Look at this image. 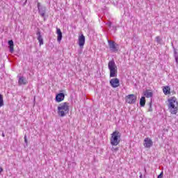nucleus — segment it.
Segmentation results:
<instances>
[{"label": "nucleus", "mask_w": 178, "mask_h": 178, "mask_svg": "<svg viewBox=\"0 0 178 178\" xmlns=\"http://www.w3.org/2000/svg\"><path fill=\"white\" fill-rule=\"evenodd\" d=\"M144 95L147 97V98H151L152 97L153 93L152 92L149 91V90H146L145 92Z\"/></svg>", "instance_id": "f3484780"}, {"label": "nucleus", "mask_w": 178, "mask_h": 178, "mask_svg": "<svg viewBox=\"0 0 178 178\" xmlns=\"http://www.w3.org/2000/svg\"><path fill=\"white\" fill-rule=\"evenodd\" d=\"M69 113V103L64 102L58 106V115L61 118L66 116V114Z\"/></svg>", "instance_id": "f257e3e1"}, {"label": "nucleus", "mask_w": 178, "mask_h": 178, "mask_svg": "<svg viewBox=\"0 0 178 178\" xmlns=\"http://www.w3.org/2000/svg\"><path fill=\"white\" fill-rule=\"evenodd\" d=\"M162 177H163V172L157 177V178H162Z\"/></svg>", "instance_id": "5701e85b"}, {"label": "nucleus", "mask_w": 178, "mask_h": 178, "mask_svg": "<svg viewBox=\"0 0 178 178\" xmlns=\"http://www.w3.org/2000/svg\"><path fill=\"white\" fill-rule=\"evenodd\" d=\"M24 143H25V144H26V145H27V143H28V141H27V136H24Z\"/></svg>", "instance_id": "4be33fe9"}, {"label": "nucleus", "mask_w": 178, "mask_h": 178, "mask_svg": "<svg viewBox=\"0 0 178 178\" xmlns=\"http://www.w3.org/2000/svg\"><path fill=\"white\" fill-rule=\"evenodd\" d=\"M108 68L110 70V77H118V66L115 60H111L108 63Z\"/></svg>", "instance_id": "f03ea898"}, {"label": "nucleus", "mask_w": 178, "mask_h": 178, "mask_svg": "<svg viewBox=\"0 0 178 178\" xmlns=\"http://www.w3.org/2000/svg\"><path fill=\"white\" fill-rule=\"evenodd\" d=\"M3 105V96H2V95L0 94V108H2Z\"/></svg>", "instance_id": "6ab92c4d"}, {"label": "nucleus", "mask_w": 178, "mask_h": 178, "mask_svg": "<svg viewBox=\"0 0 178 178\" xmlns=\"http://www.w3.org/2000/svg\"><path fill=\"white\" fill-rule=\"evenodd\" d=\"M145 172H147V169H146V168H145Z\"/></svg>", "instance_id": "cd10ccee"}, {"label": "nucleus", "mask_w": 178, "mask_h": 178, "mask_svg": "<svg viewBox=\"0 0 178 178\" xmlns=\"http://www.w3.org/2000/svg\"><path fill=\"white\" fill-rule=\"evenodd\" d=\"M18 84L19 86H26V84H27V80H26L24 76H19Z\"/></svg>", "instance_id": "ddd939ff"}, {"label": "nucleus", "mask_w": 178, "mask_h": 178, "mask_svg": "<svg viewBox=\"0 0 178 178\" xmlns=\"http://www.w3.org/2000/svg\"><path fill=\"white\" fill-rule=\"evenodd\" d=\"M143 145L145 148H149L152 145H154V142L149 138H145L144 140Z\"/></svg>", "instance_id": "1a4fd4ad"}, {"label": "nucleus", "mask_w": 178, "mask_h": 178, "mask_svg": "<svg viewBox=\"0 0 178 178\" xmlns=\"http://www.w3.org/2000/svg\"><path fill=\"white\" fill-rule=\"evenodd\" d=\"M56 33H57V41L58 42H60L62 41V31H60V29L56 28Z\"/></svg>", "instance_id": "4468645a"}, {"label": "nucleus", "mask_w": 178, "mask_h": 178, "mask_svg": "<svg viewBox=\"0 0 178 178\" xmlns=\"http://www.w3.org/2000/svg\"><path fill=\"white\" fill-rule=\"evenodd\" d=\"M1 136H2V137H5V133L3 132Z\"/></svg>", "instance_id": "a878e982"}, {"label": "nucleus", "mask_w": 178, "mask_h": 178, "mask_svg": "<svg viewBox=\"0 0 178 178\" xmlns=\"http://www.w3.org/2000/svg\"><path fill=\"white\" fill-rule=\"evenodd\" d=\"M177 54V52L175 51V62H176V63H178V55Z\"/></svg>", "instance_id": "412c9836"}, {"label": "nucleus", "mask_w": 178, "mask_h": 178, "mask_svg": "<svg viewBox=\"0 0 178 178\" xmlns=\"http://www.w3.org/2000/svg\"><path fill=\"white\" fill-rule=\"evenodd\" d=\"M140 106H145V97H142L140 100Z\"/></svg>", "instance_id": "a211bd4d"}, {"label": "nucleus", "mask_w": 178, "mask_h": 178, "mask_svg": "<svg viewBox=\"0 0 178 178\" xmlns=\"http://www.w3.org/2000/svg\"><path fill=\"white\" fill-rule=\"evenodd\" d=\"M8 45L10 47V52L12 54V52H13L14 49H13V47H15V44L13 43V40H10L8 41Z\"/></svg>", "instance_id": "dca6fc26"}, {"label": "nucleus", "mask_w": 178, "mask_h": 178, "mask_svg": "<svg viewBox=\"0 0 178 178\" xmlns=\"http://www.w3.org/2000/svg\"><path fill=\"white\" fill-rule=\"evenodd\" d=\"M36 35L38 36L37 40L39 41L40 45H44V39H42V35H41V31H40V29L36 32Z\"/></svg>", "instance_id": "9b49d317"}, {"label": "nucleus", "mask_w": 178, "mask_h": 178, "mask_svg": "<svg viewBox=\"0 0 178 178\" xmlns=\"http://www.w3.org/2000/svg\"><path fill=\"white\" fill-rule=\"evenodd\" d=\"M110 51L116 52L118 51V44L112 40H108Z\"/></svg>", "instance_id": "0eeeda50"}, {"label": "nucleus", "mask_w": 178, "mask_h": 178, "mask_svg": "<svg viewBox=\"0 0 178 178\" xmlns=\"http://www.w3.org/2000/svg\"><path fill=\"white\" fill-rule=\"evenodd\" d=\"M137 101V96L131 94L127 96L126 102L127 104H133Z\"/></svg>", "instance_id": "423d86ee"}, {"label": "nucleus", "mask_w": 178, "mask_h": 178, "mask_svg": "<svg viewBox=\"0 0 178 178\" xmlns=\"http://www.w3.org/2000/svg\"><path fill=\"white\" fill-rule=\"evenodd\" d=\"M119 148L116 147L114 149V151H118Z\"/></svg>", "instance_id": "bb28decb"}, {"label": "nucleus", "mask_w": 178, "mask_h": 178, "mask_svg": "<svg viewBox=\"0 0 178 178\" xmlns=\"http://www.w3.org/2000/svg\"><path fill=\"white\" fill-rule=\"evenodd\" d=\"M110 84L113 88H117V87L120 86V81H119V79L114 78L110 80Z\"/></svg>", "instance_id": "6e6552de"}, {"label": "nucleus", "mask_w": 178, "mask_h": 178, "mask_svg": "<svg viewBox=\"0 0 178 178\" xmlns=\"http://www.w3.org/2000/svg\"><path fill=\"white\" fill-rule=\"evenodd\" d=\"M140 178L143 177V175H140Z\"/></svg>", "instance_id": "c85d7f7f"}, {"label": "nucleus", "mask_w": 178, "mask_h": 178, "mask_svg": "<svg viewBox=\"0 0 178 178\" xmlns=\"http://www.w3.org/2000/svg\"><path fill=\"white\" fill-rule=\"evenodd\" d=\"M120 137H122V134L118 131H115L111 134V138L110 139L111 144L113 146L116 147V145H119L120 143Z\"/></svg>", "instance_id": "20e7f679"}, {"label": "nucleus", "mask_w": 178, "mask_h": 178, "mask_svg": "<svg viewBox=\"0 0 178 178\" xmlns=\"http://www.w3.org/2000/svg\"><path fill=\"white\" fill-rule=\"evenodd\" d=\"M168 102V109L170 113H172V115H176V113H177V106H176L178 105L176 97H172L169 99Z\"/></svg>", "instance_id": "7ed1b4c3"}, {"label": "nucleus", "mask_w": 178, "mask_h": 178, "mask_svg": "<svg viewBox=\"0 0 178 178\" xmlns=\"http://www.w3.org/2000/svg\"><path fill=\"white\" fill-rule=\"evenodd\" d=\"M2 172H3V168H2V167H0V173H2Z\"/></svg>", "instance_id": "393cba45"}, {"label": "nucleus", "mask_w": 178, "mask_h": 178, "mask_svg": "<svg viewBox=\"0 0 178 178\" xmlns=\"http://www.w3.org/2000/svg\"><path fill=\"white\" fill-rule=\"evenodd\" d=\"M65 99V93H58L56 96V102H62Z\"/></svg>", "instance_id": "f8f14e48"}, {"label": "nucleus", "mask_w": 178, "mask_h": 178, "mask_svg": "<svg viewBox=\"0 0 178 178\" xmlns=\"http://www.w3.org/2000/svg\"><path fill=\"white\" fill-rule=\"evenodd\" d=\"M106 24L108 26V27H111L112 26V22H109Z\"/></svg>", "instance_id": "b1692460"}, {"label": "nucleus", "mask_w": 178, "mask_h": 178, "mask_svg": "<svg viewBox=\"0 0 178 178\" xmlns=\"http://www.w3.org/2000/svg\"><path fill=\"white\" fill-rule=\"evenodd\" d=\"M38 9L41 17H45V13L47 12L46 6H41V3H38Z\"/></svg>", "instance_id": "39448f33"}, {"label": "nucleus", "mask_w": 178, "mask_h": 178, "mask_svg": "<svg viewBox=\"0 0 178 178\" xmlns=\"http://www.w3.org/2000/svg\"><path fill=\"white\" fill-rule=\"evenodd\" d=\"M156 42H158V44H161V42H162V39L161 38V37L157 36L156 37Z\"/></svg>", "instance_id": "aec40b11"}, {"label": "nucleus", "mask_w": 178, "mask_h": 178, "mask_svg": "<svg viewBox=\"0 0 178 178\" xmlns=\"http://www.w3.org/2000/svg\"><path fill=\"white\" fill-rule=\"evenodd\" d=\"M163 93L165 94V95H168L170 94V87L164 86L163 88Z\"/></svg>", "instance_id": "2eb2a0df"}, {"label": "nucleus", "mask_w": 178, "mask_h": 178, "mask_svg": "<svg viewBox=\"0 0 178 178\" xmlns=\"http://www.w3.org/2000/svg\"><path fill=\"white\" fill-rule=\"evenodd\" d=\"M149 105H150V108H151V103H149Z\"/></svg>", "instance_id": "c756f323"}, {"label": "nucleus", "mask_w": 178, "mask_h": 178, "mask_svg": "<svg viewBox=\"0 0 178 178\" xmlns=\"http://www.w3.org/2000/svg\"><path fill=\"white\" fill-rule=\"evenodd\" d=\"M78 44L79 47H81V48H83V47H84V44H86V37L84 36V35L82 34L79 37Z\"/></svg>", "instance_id": "9d476101"}]
</instances>
